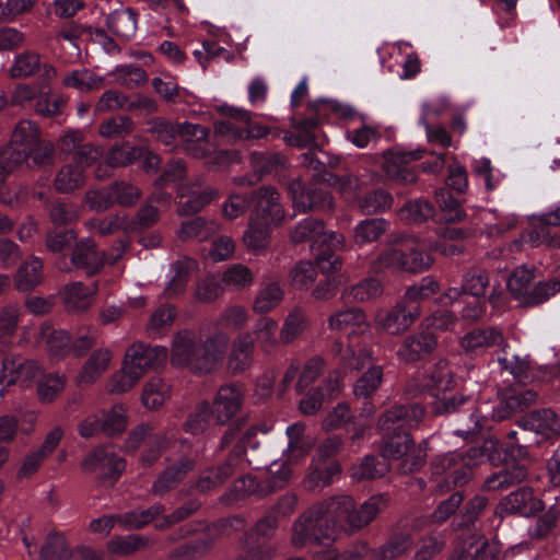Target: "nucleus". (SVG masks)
I'll return each instance as SVG.
<instances>
[{"instance_id": "obj_1", "label": "nucleus", "mask_w": 560, "mask_h": 560, "mask_svg": "<svg viewBox=\"0 0 560 560\" xmlns=\"http://www.w3.org/2000/svg\"><path fill=\"white\" fill-rule=\"evenodd\" d=\"M385 493L371 495L359 508L350 495H337L312 505L292 524L295 549L334 540L341 532L354 533L371 524L388 506Z\"/></svg>"}, {"instance_id": "obj_2", "label": "nucleus", "mask_w": 560, "mask_h": 560, "mask_svg": "<svg viewBox=\"0 0 560 560\" xmlns=\"http://www.w3.org/2000/svg\"><path fill=\"white\" fill-rule=\"evenodd\" d=\"M229 345V336L220 330L200 343L196 332L178 331L172 342L171 362L187 368L195 374L211 373L221 365Z\"/></svg>"}, {"instance_id": "obj_3", "label": "nucleus", "mask_w": 560, "mask_h": 560, "mask_svg": "<svg viewBox=\"0 0 560 560\" xmlns=\"http://www.w3.org/2000/svg\"><path fill=\"white\" fill-rule=\"evenodd\" d=\"M167 359L165 347H151L142 342L133 343L125 354L121 369L114 373L109 392L122 394L130 390L150 369L163 364Z\"/></svg>"}, {"instance_id": "obj_4", "label": "nucleus", "mask_w": 560, "mask_h": 560, "mask_svg": "<svg viewBox=\"0 0 560 560\" xmlns=\"http://www.w3.org/2000/svg\"><path fill=\"white\" fill-rule=\"evenodd\" d=\"M427 241L412 236H404L385 248L374 262V269L400 270L410 273H419L428 270L433 258L425 253Z\"/></svg>"}, {"instance_id": "obj_5", "label": "nucleus", "mask_w": 560, "mask_h": 560, "mask_svg": "<svg viewBox=\"0 0 560 560\" xmlns=\"http://www.w3.org/2000/svg\"><path fill=\"white\" fill-rule=\"evenodd\" d=\"M40 130L36 122L21 120L12 131L10 143L0 151V172L5 175L28 160L40 142Z\"/></svg>"}, {"instance_id": "obj_6", "label": "nucleus", "mask_w": 560, "mask_h": 560, "mask_svg": "<svg viewBox=\"0 0 560 560\" xmlns=\"http://www.w3.org/2000/svg\"><path fill=\"white\" fill-rule=\"evenodd\" d=\"M495 442L486 441L480 447H471L464 455L463 453H447L438 457L434 468L438 474L450 472L455 486L466 483L472 476L471 467L478 465L488 454L495 448Z\"/></svg>"}, {"instance_id": "obj_7", "label": "nucleus", "mask_w": 560, "mask_h": 560, "mask_svg": "<svg viewBox=\"0 0 560 560\" xmlns=\"http://www.w3.org/2000/svg\"><path fill=\"white\" fill-rule=\"evenodd\" d=\"M397 431H384L382 454L394 459L406 457L399 469L402 474H409L422 465L425 453L421 447L415 448L413 440L408 432Z\"/></svg>"}, {"instance_id": "obj_8", "label": "nucleus", "mask_w": 560, "mask_h": 560, "mask_svg": "<svg viewBox=\"0 0 560 560\" xmlns=\"http://www.w3.org/2000/svg\"><path fill=\"white\" fill-rule=\"evenodd\" d=\"M257 427H250L247 429L243 439L234 447L228 459L222 465L211 467L200 474L196 482V489L200 492H208L221 486L228 478H230L238 466L240 459L245 452V444L250 442V439L257 433Z\"/></svg>"}, {"instance_id": "obj_9", "label": "nucleus", "mask_w": 560, "mask_h": 560, "mask_svg": "<svg viewBox=\"0 0 560 560\" xmlns=\"http://www.w3.org/2000/svg\"><path fill=\"white\" fill-rule=\"evenodd\" d=\"M420 305H409L400 300L388 311L380 310L374 316L375 328L396 336L405 332L420 317Z\"/></svg>"}, {"instance_id": "obj_10", "label": "nucleus", "mask_w": 560, "mask_h": 560, "mask_svg": "<svg viewBox=\"0 0 560 560\" xmlns=\"http://www.w3.org/2000/svg\"><path fill=\"white\" fill-rule=\"evenodd\" d=\"M43 374L42 366L33 360L20 355L7 357L3 359L0 371V384H18L27 388Z\"/></svg>"}, {"instance_id": "obj_11", "label": "nucleus", "mask_w": 560, "mask_h": 560, "mask_svg": "<svg viewBox=\"0 0 560 560\" xmlns=\"http://www.w3.org/2000/svg\"><path fill=\"white\" fill-rule=\"evenodd\" d=\"M463 407L469 412L468 420L464 429H457L454 431L455 434L459 436H467L479 432L482 428V417L477 412L474 400L468 396L458 394L452 397L444 396L443 398H436L432 402V412L435 415H446L459 411Z\"/></svg>"}, {"instance_id": "obj_12", "label": "nucleus", "mask_w": 560, "mask_h": 560, "mask_svg": "<svg viewBox=\"0 0 560 560\" xmlns=\"http://www.w3.org/2000/svg\"><path fill=\"white\" fill-rule=\"evenodd\" d=\"M125 467V460L109 447L94 450L82 462V469L101 480L116 479Z\"/></svg>"}, {"instance_id": "obj_13", "label": "nucleus", "mask_w": 560, "mask_h": 560, "mask_svg": "<svg viewBox=\"0 0 560 560\" xmlns=\"http://www.w3.org/2000/svg\"><path fill=\"white\" fill-rule=\"evenodd\" d=\"M203 180L198 178L195 183L183 184L177 189V214L187 217L196 214L209 205L212 200L219 197V191L212 187H207L203 190H198Z\"/></svg>"}, {"instance_id": "obj_14", "label": "nucleus", "mask_w": 560, "mask_h": 560, "mask_svg": "<svg viewBox=\"0 0 560 560\" xmlns=\"http://www.w3.org/2000/svg\"><path fill=\"white\" fill-rule=\"evenodd\" d=\"M532 231L528 233V243L532 247L546 245L560 248V237L551 234L550 226L560 225V205L548 211L533 214L529 218Z\"/></svg>"}, {"instance_id": "obj_15", "label": "nucleus", "mask_w": 560, "mask_h": 560, "mask_svg": "<svg viewBox=\"0 0 560 560\" xmlns=\"http://www.w3.org/2000/svg\"><path fill=\"white\" fill-rule=\"evenodd\" d=\"M424 417V409L418 404L395 406L386 410L380 418L382 431H405L417 427Z\"/></svg>"}, {"instance_id": "obj_16", "label": "nucleus", "mask_w": 560, "mask_h": 560, "mask_svg": "<svg viewBox=\"0 0 560 560\" xmlns=\"http://www.w3.org/2000/svg\"><path fill=\"white\" fill-rule=\"evenodd\" d=\"M542 502L534 495L529 488H521L503 498L497 506V514L501 517L510 514L532 516L542 510Z\"/></svg>"}, {"instance_id": "obj_17", "label": "nucleus", "mask_w": 560, "mask_h": 560, "mask_svg": "<svg viewBox=\"0 0 560 560\" xmlns=\"http://www.w3.org/2000/svg\"><path fill=\"white\" fill-rule=\"evenodd\" d=\"M250 200L255 203L254 211L250 215L269 223L280 224L284 218V209L280 203V195L276 188L265 186L250 196Z\"/></svg>"}, {"instance_id": "obj_18", "label": "nucleus", "mask_w": 560, "mask_h": 560, "mask_svg": "<svg viewBox=\"0 0 560 560\" xmlns=\"http://www.w3.org/2000/svg\"><path fill=\"white\" fill-rule=\"evenodd\" d=\"M289 192L295 210L300 212H306L315 208L330 210L335 205L328 191L313 188L306 189L300 180H293L290 184Z\"/></svg>"}, {"instance_id": "obj_19", "label": "nucleus", "mask_w": 560, "mask_h": 560, "mask_svg": "<svg viewBox=\"0 0 560 560\" xmlns=\"http://www.w3.org/2000/svg\"><path fill=\"white\" fill-rule=\"evenodd\" d=\"M255 339L249 331L238 332L232 340L228 354V369L233 374L249 370L254 363Z\"/></svg>"}, {"instance_id": "obj_20", "label": "nucleus", "mask_w": 560, "mask_h": 560, "mask_svg": "<svg viewBox=\"0 0 560 560\" xmlns=\"http://www.w3.org/2000/svg\"><path fill=\"white\" fill-rule=\"evenodd\" d=\"M420 151L390 150L384 155L383 168L386 174L404 184L415 183L417 175L408 164L421 158Z\"/></svg>"}, {"instance_id": "obj_21", "label": "nucleus", "mask_w": 560, "mask_h": 560, "mask_svg": "<svg viewBox=\"0 0 560 560\" xmlns=\"http://www.w3.org/2000/svg\"><path fill=\"white\" fill-rule=\"evenodd\" d=\"M520 425L534 432L541 441L560 435V418L551 409L532 411L522 418Z\"/></svg>"}, {"instance_id": "obj_22", "label": "nucleus", "mask_w": 560, "mask_h": 560, "mask_svg": "<svg viewBox=\"0 0 560 560\" xmlns=\"http://www.w3.org/2000/svg\"><path fill=\"white\" fill-rule=\"evenodd\" d=\"M105 264V254L96 248L95 242L85 237L78 242L71 253V265L83 270L88 276L96 275Z\"/></svg>"}, {"instance_id": "obj_23", "label": "nucleus", "mask_w": 560, "mask_h": 560, "mask_svg": "<svg viewBox=\"0 0 560 560\" xmlns=\"http://www.w3.org/2000/svg\"><path fill=\"white\" fill-rule=\"evenodd\" d=\"M436 345V337L431 331L422 329L404 339L397 350V357L404 362H416L432 353Z\"/></svg>"}, {"instance_id": "obj_24", "label": "nucleus", "mask_w": 560, "mask_h": 560, "mask_svg": "<svg viewBox=\"0 0 560 560\" xmlns=\"http://www.w3.org/2000/svg\"><path fill=\"white\" fill-rule=\"evenodd\" d=\"M243 396L236 386H222L213 400L212 413L218 424L226 423L241 408Z\"/></svg>"}, {"instance_id": "obj_25", "label": "nucleus", "mask_w": 560, "mask_h": 560, "mask_svg": "<svg viewBox=\"0 0 560 560\" xmlns=\"http://www.w3.org/2000/svg\"><path fill=\"white\" fill-rule=\"evenodd\" d=\"M196 466V462L189 457H182L174 464L170 465L153 482L152 493L155 495H164L174 489L189 471Z\"/></svg>"}, {"instance_id": "obj_26", "label": "nucleus", "mask_w": 560, "mask_h": 560, "mask_svg": "<svg viewBox=\"0 0 560 560\" xmlns=\"http://www.w3.org/2000/svg\"><path fill=\"white\" fill-rule=\"evenodd\" d=\"M197 260L183 257L170 267V280L164 289V295L173 299L184 293L190 277L197 271Z\"/></svg>"}, {"instance_id": "obj_27", "label": "nucleus", "mask_w": 560, "mask_h": 560, "mask_svg": "<svg viewBox=\"0 0 560 560\" xmlns=\"http://www.w3.org/2000/svg\"><path fill=\"white\" fill-rule=\"evenodd\" d=\"M112 359L113 353L109 349H95L79 372L77 376L78 384L92 385L95 383L108 370Z\"/></svg>"}, {"instance_id": "obj_28", "label": "nucleus", "mask_w": 560, "mask_h": 560, "mask_svg": "<svg viewBox=\"0 0 560 560\" xmlns=\"http://www.w3.org/2000/svg\"><path fill=\"white\" fill-rule=\"evenodd\" d=\"M537 394L532 389L511 390L493 408L492 417L502 421L514 412L522 410L536 401Z\"/></svg>"}, {"instance_id": "obj_29", "label": "nucleus", "mask_w": 560, "mask_h": 560, "mask_svg": "<svg viewBox=\"0 0 560 560\" xmlns=\"http://www.w3.org/2000/svg\"><path fill=\"white\" fill-rule=\"evenodd\" d=\"M220 231V224L214 220H207L197 217L192 220L183 222L176 231V236L182 242L197 240L206 242Z\"/></svg>"}, {"instance_id": "obj_30", "label": "nucleus", "mask_w": 560, "mask_h": 560, "mask_svg": "<svg viewBox=\"0 0 560 560\" xmlns=\"http://www.w3.org/2000/svg\"><path fill=\"white\" fill-rule=\"evenodd\" d=\"M503 345L502 332L493 327L474 329L460 340L462 348L467 352H479L490 347Z\"/></svg>"}, {"instance_id": "obj_31", "label": "nucleus", "mask_w": 560, "mask_h": 560, "mask_svg": "<svg viewBox=\"0 0 560 560\" xmlns=\"http://www.w3.org/2000/svg\"><path fill=\"white\" fill-rule=\"evenodd\" d=\"M96 291L97 283H93L91 288L83 285L81 282L65 285L62 298L67 310L71 312L86 311L92 305Z\"/></svg>"}, {"instance_id": "obj_32", "label": "nucleus", "mask_w": 560, "mask_h": 560, "mask_svg": "<svg viewBox=\"0 0 560 560\" xmlns=\"http://www.w3.org/2000/svg\"><path fill=\"white\" fill-rule=\"evenodd\" d=\"M328 327L336 331L351 330V332H355L366 329L369 323L362 308L348 307L332 313L328 317Z\"/></svg>"}, {"instance_id": "obj_33", "label": "nucleus", "mask_w": 560, "mask_h": 560, "mask_svg": "<svg viewBox=\"0 0 560 560\" xmlns=\"http://www.w3.org/2000/svg\"><path fill=\"white\" fill-rule=\"evenodd\" d=\"M86 175L82 165L72 161L62 165L54 180L55 189L62 194H69L85 185Z\"/></svg>"}, {"instance_id": "obj_34", "label": "nucleus", "mask_w": 560, "mask_h": 560, "mask_svg": "<svg viewBox=\"0 0 560 560\" xmlns=\"http://www.w3.org/2000/svg\"><path fill=\"white\" fill-rule=\"evenodd\" d=\"M62 84L81 93H89L101 90L105 85V77L96 74L91 69L80 68L67 72Z\"/></svg>"}, {"instance_id": "obj_35", "label": "nucleus", "mask_w": 560, "mask_h": 560, "mask_svg": "<svg viewBox=\"0 0 560 560\" xmlns=\"http://www.w3.org/2000/svg\"><path fill=\"white\" fill-rule=\"evenodd\" d=\"M527 477L526 468L521 464H511L486 478L483 488L489 491L508 489L524 481Z\"/></svg>"}, {"instance_id": "obj_36", "label": "nucleus", "mask_w": 560, "mask_h": 560, "mask_svg": "<svg viewBox=\"0 0 560 560\" xmlns=\"http://www.w3.org/2000/svg\"><path fill=\"white\" fill-rule=\"evenodd\" d=\"M40 338L45 340L49 357L60 361L71 352L70 336L65 330L54 329L49 324L40 327Z\"/></svg>"}, {"instance_id": "obj_37", "label": "nucleus", "mask_w": 560, "mask_h": 560, "mask_svg": "<svg viewBox=\"0 0 560 560\" xmlns=\"http://www.w3.org/2000/svg\"><path fill=\"white\" fill-rule=\"evenodd\" d=\"M209 130L197 124L183 122L178 125V137L186 142V150L195 158H205L206 149L202 147L208 139Z\"/></svg>"}, {"instance_id": "obj_38", "label": "nucleus", "mask_w": 560, "mask_h": 560, "mask_svg": "<svg viewBox=\"0 0 560 560\" xmlns=\"http://www.w3.org/2000/svg\"><path fill=\"white\" fill-rule=\"evenodd\" d=\"M171 393L172 386L167 381L152 377L143 386L141 402L149 410H158L170 399Z\"/></svg>"}, {"instance_id": "obj_39", "label": "nucleus", "mask_w": 560, "mask_h": 560, "mask_svg": "<svg viewBox=\"0 0 560 560\" xmlns=\"http://www.w3.org/2000/svg\"><path fill=\"white\" fill-rule=\"evenodd\" d=\"M219 112L231 119L240 121L244 127V140H254L265 138L269 133V129L265 126L253 122V114L244 108L229 105L219 107Z\"/></svg>"}, {"instance_id": "obj_40", "label": "nucleus", "mask_w": 560, "mask_h": 560, "mask_svg": "<svg viewBox=\"0 0 560 560\" xmlns=\"http://www.w3.org/2000/svg\"><path fill=\"white\" fill-rule=\"evenodd\" d=\"M341 467L337 462L320 465L313 460L310 466L308 474L304 478V487L308 491L320 490L329 486L332 482L334 477L339 475Z\"/></svg>"}, {"instance_id": "obj_41", "label": "nucleus", "mask_w": 560, "mask_h": 560, "mask_svg": "<svg viewBox=\"0 0 560 560\" xmlns=\"http://www.w3.org/2000/svg\"><path fill=\"white\" fill-rule=\"evenodd\" d=\"M422 382V389L431 390L434 396H438L441 392L451 389L454 380L447 366V362L445 360H439L432 369L427 372Z\"/></svg>"}, {"instance_id": "obj_42", "label": "nucleus", "mask_w": 560, "mask_h": 560, "mask_svg": "<svg viewBox=\"0 0 560 560\" xmlns=\"http://www.w3.org/2000/svg\"><path fill=\"white\" fill-rule=\"evenodd\" d=\"M43 280V262L38 257H28L18 269L14 281L19 291H28Z\"/></svg>"}, {"instance_id": "obj_43", "label": "nucleus", "mask_w": 560, "mask_h": 560, "mask_svg": "<svg viewBox=\"0 0 560 560\" xmlns=\"http://www.w3.org/2000/svg\"><path fill=\"white\" fill-rule=\"evenodd\" d=\"M249 311L241 304H229L218 315L214 326L221 329L242 331L249 323Z\"/></svg>"}, {"instance_id": "obj_44", "label": "nucleus", "mask_w": 560, "mask_h": 560, "mask_svg": "<svg viewBox=\"0 0 560 560\" xmlns=\"http://www.w3.org/2000/svg\"><path fill=\"white\" fill-rule=\"evenodd\" d=\"M284 292L278 282L262 283L253 302V311L266 314L275 310L283 300Z\"/></svg>"}, {"instance_id": "obj_45", "label": "nucleus", "mask_w": 560, "mask_h": 560, "mask_svg": "<svg viewBox=\"0 0 560 560\" xmlns=\"http://www.w3.org/2000/svg\"><path fill=\"white\" fill-rule=\"evenodd\" d=\"M388 228V221L383 218L362 220L353 229V242L359 246L376 242Z\"/></svg>"}, {"instance_id": "obj_46", "label": "nucleus", "mask_w": 560, "mask_h": 560, "mask_svg": "<svg viewBox=\"0 0 560 560\" xmlns=\"http://www.w3.org/2000/svg\"><path fill=\"white\" fill-rule=\"evenodd\" d=\"M276 225L250 215L248 226L243 234L245 245L254 250L265 248L269 242L270 229Z\"/></svg>"}, {"instance_id": "obj_47", "label": "nucleus", "mask_w": 560, "mask_h": 560, "mask_svg": "<svg viewBox=\"0 0 560 560\" xmlns=\"http://www.w3.org/2000/svg\"><path fill=\"white\" fill-rule=\"evenodd\" d=\"M164 508L161 504H154L145 510H135L121 514H116L117 524L126 530L139 529L156 516L163 513Z\"/></svg>"}, {"instance_id": "obj_48", "label": "nucleus", "mask_w": 560, "mask_h": 560, "mask_svg": "<svg viewBox=\"0 0 560 560\" xmlns=\"http://www.w3.org/2000/svg\"><path fill=\"white\" fill-rule=\"evenodd\" d=\"M106 24L115 35L130 38L137 31V15L131 9L115 10L107 16Z\"/></svg>"}, {"instance_id": "obj_49", "label": "nucleus", "mask_w": 560, "mask_h": 560, "mask_svg": "<svg viewBox=\"0 0 560 560\" xmlns=\"http://www.w3.org/2000/svg\"><path fill=\"white\" fill-rule=\"evenodd\" d=\"M389 471L386 460H380L372 455H366L362 460L350 469L351 478L357 481L382 478Z\"/></svg>"}, {"instance_id": "obj_50", "label": "nucleus", "mask_w": 560, "mask_h": 560, "mask_svg": "<svg viewBox=\"0 0 560 560\" xmlns=\"http://www.w3.org/2000/svg\"><path fill=\"white\" fill-rule=\"evenodd\" d=\"M307 326L306 313L300 308H293L284 318L280 329L279 341L288 345L299 338Z\"/></svg>"}, {"instance_id": "obj_51", "label": "nucleus", "mask_w": 560, "mask_h": 560, "mask_svg": "<svg viewBox=\"0 0 560 560\" xmlns=\"http://www.w3.org/2000/svg\"><path fill=\"white\" fill-rule=\"evenodd\" d=\"M278 329V322L268 316L259 317L254 325L250 334L255 341L258 342L261 351L269 352L278 345L276 331Z\"/></svg>"}, {"instance_id": "obj_52", "label": "nucleus", "mask_w": 560, "mask_h": 560, "mask_svg": "<svg viewBox=\"0 0 560 560\" xmlns=\"http://www.w3.org/2000/svg\"><path fill=\"white\" fill-rule=\"evenodd\" d=\"M220 277L224 289L228 290H242L250 287L255 279L252 270L243 264L230 265Z\"/></svg>"}, {"instance_id": "obj_53", "label": "nucleus", "mask_w": 560, "mask_h": 560, "mask_svg": "<svg viewBox=\"0 0 560 560\" xmlns=\"http://www.w3.org/2000/svg\"><path fill=\"white\" fill-rule=\"evenodd\" d=\"M412 538L409 534L392 536L381 548L372 551L371 560H393L404 555L411 546Z\"/></svg>"}, {"instance_id": "obj_54", "label": "nucleus", "mask_w": 560, "mask_h": 560, "mask_svg": "<svg viewBox=\"0 0 560 560\" xmlns=\"http://www.w3.org/2000/svg\"><path fill=\"white\" fill-rule=\"evenodd\" d=\"M104 434L114 436L121 434L128 424V408L121 404L114 405L110 409L101 413Z\"/></svg>"}, {"instance_id": "obj_55", "label": "nucleus", "mask_w": 560, "mask_h": 560, "mask_svg": "<svg viewBox=\"0 0 560 560\" xmlns=\"http://www.w3.org/2000/svg\"><path fill=\"white\" fill-rule=\"evenodd\" d=\"M114 77V82L126 89H135L144 84L148 80L145 71L133 65H119L108 72Z\"/></svg>"}, {"instance_id": "obj_56", "label": "nucleus", "mask_w": 560, "mask_h": 560, "mask_svg": "<svg viewBox=\"0 0 560 560\" xmlns=\"http://www.w3.org/2000/svg\"><path fill=\"white\" fill-rule=\"evenodd\" d=\"M149 539L141 535L116 536L106 544L107 550L112 555L127 557L136 551L147 547Z\"/></svg>"}, {"instance_id": "obj_57", "label": "nucleus", "mask_w": 560, "mask_h": 560, "mask_svg": "<svg viewBox=\"0 0 560 560\" xmlns=\"http://www.w3.org/2000/svg\"><path fill=\"white\" fill-rule=\"evenodd\" d=\"M440 290L438 281L431 276L423 277L419 282L408 287L402 296V301L409 305H419L436 294Z\"/></svg>"}, {"instance_id": "obj_58", "label": "nucleus", "mask_w": 560, "mask_h": 560, "mask_svg": "<svg viewBox=\"0 0 560 560\" xmlns=\"http://www.w3.org/2000/svg\"><path fill=\"white\" fill-rule=\"evenodd\" d=\"M21 308L16 304H9L0 311V351L11 342L20 322Z\"/></svg>"}, {"instance_id": "obj_59", "label": "nucleus", "mask_w": 560, "mask_h": 560, "mask_svg": "<svg viewBox=\"0 0 560 560\" xmlns=\"http://www.w3.org/2000/svg\"><path fill=\"white\" fill-rule=\"evenodd\" d=\"M213 413L207 401L199 402L192 411H190L185 420L183 428L187 433H203L210 425Z\"/></svg>"}, {"instance_id": "obj_60", "label": "nucleus", "mask_w": 560, "mask_h": 560, "mask_svg": "<svg viewBox=\"0 0 560 560\" xmlns=\"http://www.w3.org/2000/svg\"><path fill=\"white\" fill-rule=\"evenodd\" d=\"M383 382V368L373 365L364 372L353 385V394L357 398H369Z\"/></svg>"}, {"instance_id": "obj_61", "label": "nucleus", "mask_w": 560, "mask_h": 560, "mask_svg": "<svg viewBox=\"0 0 560 560\" xmlns=\"http://www.w3.org/2000/svg\"><path fill=\"white\" fill-rule=\"evenodd\" d=\"M382 293L381 282L377 279L370 278L346 289L342 296L349 301L368 302L377 299Z\"/></svg>"}, {"instance_id": "obj_62", "label": "nucleus", "mask_w": 560, "mask_h": 560, "mask_svg": "<svg viewBox=\"0 0 560 560\" xmlns=\"http://www.w3.org/2000/svg\"><path fill=\"white\" fill-rule=\"evenodd\" d=\"M71 558V550L67 545L66 538L51 532L40 548L39 560H68Z\"/></svg>"}, {"instance_id": "obj_63", "label": "nucleus", "mask_w": 560, "mask_h": 560, "mask_svg": "<svg viewBox=\"0 0 560 560\" xmlns=\"http://www.w3.org/2000/svg\"><path fill=\"white\" fill-rule=\"evenodd\" d=\"M392 196L383 189L368 192L358 200V207L363 214H375L390 209Z\"/></svg>"}, {"instance_id": "obj_64", "label": "nucleus", "mask_w": 560, "mask_h": 560, "mask_svg": "<svg viewBox=\"0 0 560 560\" xmlns=\"http://www.w3.org/2000/svg\"><path fill=\"white\" fill-rule=\"evenodd\" d=\"M176 318V310L172 305L159 307L150 317L147 330L152 337H162L171 329Z\"/></svg>"}]
</instances>
